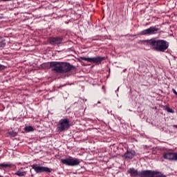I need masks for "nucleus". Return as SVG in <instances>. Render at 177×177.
Listing matches in <instances>:
<instances>
[{"instance_id": "nucleus-1", "label": "nucleus", "mask_w": 177, "mask_h": 177, "mask_svg": "<svg viewBox=\"0 0 177 177\" xmlns=\"http://www.w3.org/2000/svg\"><path fill=\"white\" fill-rule=\"evenodd\" d=\"M148 46H150V48H152V49L157 52H164L168 49L169 43L164 39L152 38L148 40Z\"/></svg>"}, {"instance_id": "nucleus-2", "label": "nucleus", "mask_w": 177, "mask_h": 177, "mask_svg": "<svg viewBox=\"0 0 177 177\" xmlns=\"http://www.w3.org/2000/svg\"><path fill=\"white\" fill-rule=\"evenodd\" d=\"M50 67L52 71L63 74L71 71L73 66L67 62H53L50 63Z\"/></svg>"}, {"instance_id": "nucleus-3", "label": "nucleus", "mask_w": 177, "mask_h": 177, "mask_svg": "<svg viewBox=\"0 0 177 177\" xmlns=\"http://www.w3.org/2000/svg\"><path fill=\"white\" fill-rule=\"evenodd\" d=\"M70 127H71V124L70 123V119L64 118L61 119L58 122L57 129L58 132H64V131H67V129H68Z\"/></svg>"}, {"instance_id": "nucleus-4", "label": "nucleus", "mask_w": 177, "mask_h": 177, "mask_svg": "<svg viewBox=\"0 0 177 177\" xmlns=\"http://www.w3.org/2000/svg\"><path fill=\"white\" fill-rule=\"evenodd\" d=\"M61 162L68 167H77V165H80L81 160L77 158L69 156L68 158L61 159Z\"/></svg>"}, {"instance_id": "nucleus-5", "label": "nucleus", "mask_w": 177, "mask_h": 177, "mask_svg": "<svg viewBox=\"0 0 177 177\" xmlns=\"http://www.w3.org/2000/svg\"><path fill=\"white\" fill-rule=\"evenodd\" d=\"M30 167L32 169H34L35 172L37 174H42L44 172L50 174V169H49L48 167H43L38 164H33Z\"/></svg>"}, {"instance_id": "nucleus-6", "label": "nucleus", "mask_w": 177, "mask_h": 177, "mask_svg": "<svg viewBox=\"0 0 177 177\" xmlns=\"http://www.w3.org/2000/svg\"><path fill=\"white\" fill-rule=\"evenodd\" d=\"M127 174H129L131 177H145L146 170L138 171L137 169L132 167L127 170Z\"/></svg>"}, {"instance_id": "nucleus-7", "label": "nucleus", "mask_w": 177, "mask_h": 177, "mask_svg": "<svg viewBox=\"0 0 177 177\" xmlns=\"http://www.w3.org/2000/svg\"><path fill=\"white\" fill-rule=\"evenodd\" d=\"M82 60L84 62H88L89 63H102L103 60H104V57H82Z\"/></svg>"}, {"instance_id": "nucleus-8", "label": "nucleus", "mask_w": 177, "mask_h": 177, "mask_svg": "<svg viewBox=\"0 0 177 177\" xmlns=\"http://www.w3.org/2000/svg\"><path fill=\"white\" fill-rule=\"evenodd\" d=\"M158 28L151 26L147 29H145L144 30H142L140 32L141 35H153L154 34H157L159 31Z\"/></svg>"}, {"instance_id": "nucleus-9", "label": "nucleus", "mask_w": 177, "mask_h": 177, "mask_svg": "<svg viewBox=\"0 0 177 177\" xmlns=\"http://www.w3.org/2000/svg\"><path fill=\"white\" fill-rule=\"evenodd\" d=\"M145 177H167L161 171L145 170Z\"/></svg>"}, {"instance_id": "nucleus-10", "label": "nucleus", "mask_w": 177, "mask_h": 177, "mask_svg": "<svg viewBox=\"0 0 177 177\" xmlns=\"http://www.w3.org/2000/svg\"><path fill=\"white\" fill-rule=\"evenodd\" d=\"M163 158L165 160H169V161H177V152H167L163 154Z\"/></svg>"}, {"instance_id": "nucleus-11", "label": "nucleus", "mask_w": 177, "mask_h": 177, "mask_svg": "<svg viewBox=\"0 0 177 177\" xmlns=\"http://www.w3.org/2000/svg\"><path fill=\"white\" fill-rule=\"evenodd\" d=\"M135 156H136V152L135 151L127 149L122 157L124 160H132Z\"/></svg>"}, {"instance_id": "nucleus-12", "label": "nucleus", "mask_w": 177, "mask_h": 177, "mask_svg": "<svg viewBox=\"0 0 177 177\" xmlns=\"http://www.w3.org/2000/svg\"><path fill=\"white\" fill-rule=\"evenodd\" d=\"M49 42L50 45H60L63 42V39L61 37H50Z\"/></svg>"}, {"instance_id": "nucleus-13", "label": "nucleus", "mask_w": 177, "mask_h": 177, "mask_svg": "<svg viewBox=\"0 0 177 177\" xmlns=\"http://www.w3.org/2000/svg\"><path fill=\"white\" fill-rule=\"evenodd\" d=\"M15 175H17V176H26V175H27V172L23 171V167H21L15 172Z\"/></svg>"}, {"instance_id": "nucleus-14", "label": "nucleus", "mask_w": 177, "mask_h": 177, "mask_svg": "<svg viewBox=\"0 0 177 177\" xmlns=\"http://www.w3.org/2000/svg\"><path fill=\"white\" fill-rule=\"evenodd\" d=\"M12 167V163H0V169L3 168H10Z\"/></svg>"}, {"instance_id": "nucleus-15", "label": "nucleus", "mask_w": 177, "mask_h": 177, "mask_svg": "<svg viewBox=\"0 0 177 177\" xmlns=\"http://www.w3.org/2000/svg\"><path fill=\"white\" fill-rule=\"evenodd\" d=\"M7 136H10V138H16V136H17V133L15 131H11L7 133Z\"/></svg>"}, {"instance_id": "nucleus-16", "label": "nucleus", "mask_w": 177, "mask_h": 177, "mask_svg": "<svg viewBox=\"0 0 177 177\" xmlns=\"http://www.w3.org/2000/svg\"><path fill=\"white\" fill-rule=\"evenodd\" d=\"M24 131L26 132H32V131H34V127H32L31 126H26L24 127Z\"/></svg>"}, {"instance_id": "nucleus-17", "label": "nucleus", "mask_w": 177, "mask_h": 177, "mask_svg": "<svg viewBox=\"0 0 177 177\" xmlns=\"http://www.w3.org/2000/svg\"><path fill=\"white\" fill-rule=\"evenodd\" d=\"M6 46V43L3 41V39L0 41V49H2L4 46Z\"/></svg>"}, {"instance_id": "nucleus-18", "label": "nucleus", "mask_w": 177, "mask_h": 177, "mask_svg": "<svg viewBox=\"0 0 177 177\" xmlns=\"http://www.w3.org/2000/svg\"><path fill=\"white\" fill-rule=\"evenodd\" d=\"M165 110L166 111H167V113H174V110L168 106H166V108L165 109Z\"/></svg>"}, {"instance_id": "nucleus-19", "label": "nucleus", "mask_w": 177, "mask_h": 177, "mask_svg": "<svg viewBox=\"0 0 177 177\" xmlns=\"http://www.w3.org/2000/svg\"><path fill=\"white\" fill-rule=\"evenodd\" d=\"M2 70H5V66L0 64V71H2Z\"/></svg>"}, {"instance_id": "nucleus-20", "label": "nucleus", "mask_w": 177, "mask_h": 177, "mask_svg": "<svg viewBox=\"0 0 177 177\" xmlns=\"http://www.w3.org/2000/svg\"><path fill=\"white\" fill-rule=\"evenodd\" d=\"M172 92L173 93H174V95H176V96H177V92L176 90H175V88H172Z\"/></svg>"}, {"instance_id": "nucleus-21", "label": "nucleus", "mask_w": 177, "mask_h": 177, "mask_svg": "<svg viewBox=\"0 0 177 177\" xmlns=\"http://www.w3.org/2000/svg\"><path fill=\"white\" fill-rule=\"evenodd\" d=\"M9 1L12 0H0V2H9Z\"/></svg>"}, {"instance_id": "nucleus-22", "label": "nucleus", "mask_w": 177, "mask_h": 177, "mask_svg": "<svg viewBox=\"0 0 177 177\" xmlns=\"http://www.w3.org/2000/svg\"><path fill=\"white\" fill-rule=\"evenodd\" d=\"M173 128H176L177 129V125L176 124L173 125Z\"/></svg>"}, {"instance_id": "nucleus-23", "label": "nucleus", "mask_w": 177, "mask_h": 177, "mask_svg": "<svg viewBox=\"0 0 177 177\" xmlns=\"http://www.w3.org/2000/svg\"><path fill=\"white\" fill-rule=\"evenodd\" d=\"M3 39H2V37L0 36V41H1Z\"/></svg>"}, {"instance_id": "nucleus-24", "label": "nucleus", "mask_w": 177, "mask_h": 177, "mask_svg": "<svg viewBox=\"0 0 177 177\" xmlns=\"http://www.w3.org/2000/svg\"><path fill=\"white\" fill-rule=\"evenodd\" d=\"M120 89V87L118 88L116 92H118V90Z\"/></svg>"}, {"instance_id": "nucleus-25", "label": "nucleus", "mask_w": 177, "mask_h": 177, "mask_svg": "<svg viewBox=\"0 0 177 177\" xmlns=\"http://www.w3.org/2000/svg\"><path fill=\"white\" fill-rule=\"evenodd\" d=\"M97 103H98L99 104H100V101H98Z\"/></svg>"}, {"instance_id": "nucleus-26", "label": "nucleus", "mask_w": 177, "mask_h": 177, "mask_svg": "<svg viewBox=\"0 0 177 177\" xmlns=\"http://www.w3.org/2000/svg\"><path fill=\"white\" fill-rule=\"evenodd\" d=\"M0 19H2V17H0Z\"/></svg>"}, {"instance_id": "nucleus-27", "label": "nucleus", "mask_w": 177, "mask_h": 177, "mask_svg": "<svg viewBox=\"0 0 177 177\" xmlns=\"http://www.w3.org/2000/svg\"><path fill=\"white\" fill-rule=\"evenodd\" d=\"M0 177H3V176H0Z\"/></svg>"}]
</instances>
